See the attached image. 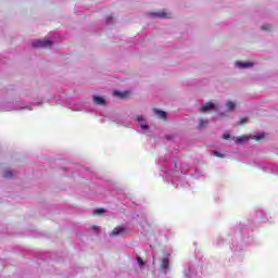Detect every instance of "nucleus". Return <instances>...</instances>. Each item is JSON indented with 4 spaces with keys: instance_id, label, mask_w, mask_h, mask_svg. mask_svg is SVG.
<instances>
[{
    "instance_id": "obj_1",
    "label": "nucleus",
    "mask_w": 278,
    "mask_h": 278,
    "mask_svg": "<svg viewBox=\"0 0 278 278\" xmlns=\"http://www.w3.org/2000/svg\"><path fill=\"white\" fill-rule=\"evenodd\" d=\"M150 16L152 18H173V13L163 9V10H159L150 13Z\"/></svg>"
},
{
    "instance_id": "obj_2",
    "label": "nucleus",
    "mask_w": 278,
    "mask_h": 278,
    "mask_svg": "<svg viewBox=\"0 0 278 278\" xmlns=\"http://www.w3.org/2000/svg\"><path fill=\"white\" fill-rule=\"evenodd\" d=\"M121 236H127V228L125 226H117L110 233V238H118Z\"/></svg>"
},
{
    "instance_id": "obj_3",
    "label": "nucleus",
    "mask_w": 278,
    "mask_h": 278,
    "mask_svg": "<svg viewBox=\"0 0 278 278\" xmlns=\"http://www.w3.org/2000/svg\"><path fill=\"white\" fill-rule=\"evenodd\" d=\"M33 47L35 49H38L40 47H42V48H51V47H53V41H51L49 39L35 40V41H33Z\"/></svg>"
},
{
    "instance_id": "obj_4",
    "label": "nucleus",
    "mask_w": 278,
    "mask_h": 278,
    "mask_svg": "<svg viewBox=\"0 0 278 278\" xmlns=\"http://www.w3.org/2000/svg\"><path fill=\"white\" fill-rule=\"evenodd\" d=\"M170 266V260L168 257H164L161 260V268L166 273Z\"/></svg>"
},
{
    "instance_id": "obj_5",
    "label": "nucleus",
    "mask_w": 278,
    "mask_h": 278,
    "mask_svg": "<svg viewBox=\"0 0 278 278\" xmlns=\"http://www.w3.org/2000/svg\"><path fill=\"white\" fill-rule=\"evenodd\" d=\"M129 94H131L130 91H114L113 96L117 97L118 99H127V97H129Z\"/></svg>"
},
{
    "instance_id": "obj_6",
    "label": "nucleus",
    "mask_w": 278,
    "mask_h": 278,
    "mask_svg": "<svg viewBox=\"0 0 278 278\" xmlns=\"http://www.w3.org/2000/svg\"><path fill=\"white\" fill-rule=\"evenodd\" d=\"M214 110V103L206 102L203 106L200 108V112H212Z\"/></svg>"
},
{
    "instance_id": "obj_7",
    "label": "nucleus",
    "mask_w": 278,
    "mask_h": 278,
    "mask_svg": "<svg viewBox=\"0 0 278 278\" xmlns=\"http://www.w3.org/2000/svg\"><path fill=\"white\" fill-rule=\"evenodd\" d=\"M153 112H154V114H156V116H159V118L166 121V118H167L166 112H164L162 110H157V109H153Z\"/></svg>"
},
{
    "instance_id": "obj_8",
    "label": "nucleus",
    "mask_w": 278,
    "mask_h": 278,
    "mask_svg": "<svg viewBox=\"0 0 278 278\" xmlns=\"http://www.w3.org/2000/svg\"><path fill=\"white\" fill-rule=\"evenodd\" d=\"M236 64L239 68H251L253 66V63L250 62H237Z\"/></svg>"
},
{
    "instance_id": "obj_9",
    "label": "nucleus",
    "mask_w": 278,
    "mask_h": 278,
    "mask_svg": "<svg viewBox=\"0 0 278 278\" xmlns=\"http://www.w3.org/2000/svg\"><path fill=\"white\" fill-rule=\"evenodd\" d=\"M93 102L96 105H105V99L102 97H93Z\"/></svg>"
},
{
    "instance_id": "obj_10",
    "label": "nucleus",
    "mask_w": 278,
    "mask_h": 278,
    "mask_svg": "<svg viewBox=\"0 0 278 278\" xmlns=\"http://www.w3.org/2000/svg\"><path fill=\"white\" fill-rule=\"evenodd\" d=\"M232 140H235V142L237 143L247 142V140H249V137H247V135H243L240 137H233Z\"/></svg>"
},
{
    "instance_id": "obj_11",
    "label": "nucleus",
    "mask_w": 278,
    "mask_h": 278,
    "mask_svg": "<svg viewBox=\"0 0 278 278\" xmlns=\"http://www.w3.org/2000/svg\"><path fill=\"white\" fill-rule=\"evenodd\" d=\"M3 177L5 179H12V177H14V173H12V170H10V169H7V170H4Z\"/></svg>"
},
{
    "instance_id": "obj_12",
    "label": "nucleus",
    "mask_w": 278,
    "mask_h": 278,
    "mask_svg": "<svg viewBox=\"0 0 278 278\" xmlns=\"http://www.w3.org/2000/svg\"><path fill=\"white\" fill-rule=\"evenodd\" d=\"M261 29H262L263 31H270V29H273V25H270V24H265V25H263V26L261 27Z\"/></svg>"
},
{
    "instance_id": "obj_13",
    "label": "nucleus",
    "mask_w": 278,
    "mask_h": 278,
    "mask_svg": "<svg viewBox=\"0 0 278 278\" xmlns=\"http://www.w3.org/2000/svg\"><path fill=\"white\" fill-rule=\"evenodd\" d=\"M102 214H105V208H97L94 211L96 216H101Z\"/></svg>"
},
{
    "instance_id": "obj_14",
    "label": "nucleus",
    "mask_w": 278,
    "mask_h": 278,
    "mask_svg": "<svg viewBox=\"0 0 278 278\" xmlns=\"http://www.w3.org/2000/svg\"><path fill=\"white\" fill-rule=\"evenodd\" d=\"M226 105H227L228 110H235L236 109V103H233L232 101H228Z\"/></svg>"
},
{
    "instance_id": "obj_15",
    "label": "nucleus",
    "mask_w": 278,
    "mask_h": 278,
    "mask_svg": "<svg viewBox=\"0 0 278 278\" xmlns=\"http://www.w3.org/2000/svg\"><path fill=\"white\" fill-rule=\"evenodd\" d=\"M137 264H139V267L142 268L144 266V261L140 256H137Z\"/></svg>"
},
{
    "instance_id": "obj_16",
    "label": "nucleus",
    "mask_w": 278,
    "mask_h": 278,
    "mask_svg": "<svg viewBox=\"0 0 278 278\" xmlns=\"http://www.w3.org/2000/svg\"><path fill=\"white\" fill-rule=\"evenodd\" d=\"M245 123H249V117H242L239 122V125H244Z\"/></svg>"
},
{
    "instance_id": "obj_17",
    "label": "nucleus",
    "mask_w": 278,
    "mask_h": 278,
    "mask_svg": "<svg viewBox=\"0 0 278 278\" xmlns=\"http://www.w3.org/2000/svg\"><path fill=\"white\" fill-rule=\"evenodd\" d=\"M213 155H215V157H225V154H223L218 151L213 152Z\"/></svg>"
},
{
    "instance_id": "obj_18",
    "label": "nucleus",
    "mask_w": 278,
    "mask_h": 278,
    "mask_svg": "<svg viewBox=\"0 0 278 278\" xmlns=\"http://www.w3.org/2000/svg\"><path fill=\"white\" fill-rule=\"evenodd\" d=\"M223 138H224V140H230L231 135H229V132H226L223 135Z\"/></svg>"
},
{
    "instance_id": "obj_19",
    "label": "nucleus",
    "mask_w": 278,
    "mask_h": 278,
    "mask_svg": "<svg viewBox=\"0 0 278 278\" xmlns=\"http://www.w3.org/2000/svg\"><path fill=\"white\" fill-rule=\"evenodd\" d=\"M204 125H207V121H203V119L200 121V125H199L200 129L203 128Z\"/></svg>"
},
{
    "instance_id": "obj_20",
    "label": "nucleus",
    "mask_w": 278,
    "mask_h": 278,
    "mask_svg": "<svg viewBox=\"0 0 278 278\" xmlns=\"http://www.w3.org/2000/svg\"><path fill=\"white\" fill-rule=\"evenodd\" d=\"M264 138V134L255 136V140L260 141Z\"/></svg>"
},
{
    "instance_id": "obj_21",
    "label": "nucleus",
    "mask_w": 278,
    "mask_h": 278,
    "mask_svg": "<svg viewBox=\"0 0 278 278\" xmlns=\"http://www.w3.org/2000/svg\"><path fill=\"white\" fill-rule=\"evenodd\" d=\"M93 231H96V233H99V226H92Z\"/></svg>"
},
{
    "instance_id": "obj_22",
    "label": "nucleus",
    "mask_w": 278,
    "mask_h": 278,
    "mask_svg": "<svg viewBox=\"0 0 278 278\" xmlns=\"http://www.w3.org/2000/svg\"><path fill=\"white\" fill-rule=\"evenodd\" d=\"M141 127H142V129H149V126H147V125H142Z\"/></svg>"
},
{
    "instance_id": "obj_23",
    "label": "nucleus",
    "mask_w": 278,
    "mask_h": 278,
    "mask_svg": "<svg viewBox=\"0 0 278 278\" xmlns=\"http://www.w3.org/2000/svg\"><path fill=\"white\" fill-rule=\"evenodd\" d=\"M138 121H139V122H142V117H138Z\"/></svg>"
}]
</instances>
